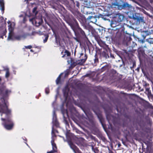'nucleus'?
<instances>
[{
	"label": "nucleus",
	"instance_id": "nucleus-14",
	"mask_svg": "<svg viewBox=\"0 0 153 153\" xmlns=\"http://www.w3.org/2000/svg\"><path fill=\"white\" fill-rule=\"evenodd\" d=\"M110 50L105 49V51L102 52L101 53V55L102 57L105 58V59H107L109 57V56L107 53L108 51H110Z\"/></svg>",
	"mask_w": 153,
	"mask_h": 153
},
{
	"label": "nucleus",
	"instance_id": "nucleus-13",
	"mask_svg": "<svg viewBox=\"0 0 153 153\" xmlns=\"http://www.w3.org/2000/svg\"><path fill=\"white\" fill-rule=\"evenodd\" d=\"M110 68L109 65L106 63V65L102 67L100 71V72H102L105 71H108Z\"/></svg>",
	"mask_w": 153,
	"mask_h": 153
},
{
	"label": "nucleus",
	"instance_id": "nucleus-44",
	"mask_svg": "<svg viewBox=\"0 0 153 153\" xmlns=\"http://www.w3.org/2000/svg\"><path fill=\"white\" fill-rule=\"evenodd\" d=\"M63 51H62L61 52V54L62 55L63 54Z\"/></svg>",
	"mask_w": 153,
	"mask_h": 153
},
{
	"label": "nucleus",
	"instance_id": "nucleus-22",
	"mask_svg": "<svg viewBox=\"0 0 153 153\" xmlns=\"http://www.w3.org/2000/svg\"><path fill=\"white\" fill-rule=\"evenodd\" d=\"M26 35L24 34L23 35H18L15 36V38L16 39L18 40H20L22 37H25Z\"/></svg>",
	"mask_w": 153,
	"mask_h": 153
},
{
	"label": "nucleus",
	"instance_id": "nucleus-48",
	"mask_svg": "<svg viewBox=\"0 0 153 153\" xmlns=\"http://www.w3.org/2000/svg\"><path fill=\"white\" fill-rule=\"evenodd\" d=\"M9 22H10V21H9V22H8V24H9V25H10V23Z\"/></svg>",
	"mask_w": 153,
	"mask_h": 153
},
{
	"label": "nucleus",
	"instance_id": "nucleus-43",
	"mask_svg": "<svg viewBox=\"0 0 153 153\" xmlns=\"http://www.w3.org/2000/svg\"><path fill=\"white\" fill-rule=\"evenodd\" d=\"M1 80H2L1 77V76H0V82H1Z\"/></svg>",
	"mask_w": 153,
	"mask_h": 153
},
{
	"label": "nucleus",
	"instance_id": "nucleus-34",
	"mask_svg": "<svg viewBox=\"0 0 153 153\" xmlns=\"http://www.w3.org/2000/svg\"><path fill=\"white\" fill-rule=\"evenodd\" d=\"M146 91L149 94H151V91L150 90L149 88H146Z\"/></svg>",
	"mask_w": 153,
	"mask_h": 153
},
{
	"label": "nucleus",
	"instance_id": "nucleus-35",
	"mask_svg": "<svg viewBox=\"0 0 153 153\" xmlns=\"http://www.w3.org/2000/svg\"><path fill=\"white\" fill-rule=\"evenodd\" d=\"M7 32V31L6 30H5L4 31L2 34V36H1V38H2V39H3V36H5L6 35V33Z\"/></svg>",
	"mask_w": 153,
	"mask_h": 153
},
{
	"label": "nucleus",
	"instance_id": "nucleus-39",
	"mask_svg": "<svg viewBox=\"0 0 153 153\" xmlns=\"http://www.w3.org/2000/svg\"><path fill=\"white\" fill-rule=\"evenodd\" d=\"M64 120L65 121V124L66 125H68L69 124H68V121H67V120Z\"/></svg>",
	"mask_w": 153,
	"mask_h": 153
},
{
	"label": "nucleus",
	"instance_id": "nucleus-31",
	"mask_svg": "<svg viewBox=\"0 0 153 153\" xmlns=\"http://www.w3.org/2000/svg\"><path fill=\"white\" fill-rule=\"evenodd\" d=\"M95 39L96 41L98 43L101 40V39H100V37L99 36H96L95 37Z\"/></svg>",
	"mask_w": 153,
	"mask_h": 153
},
{
	"label": "nucleus",
	"instance_id": "nucleus-17",
	"mask_svg": "<svg viewBox=\"0 0 153 153\" xmlns=\"http://www.w3.org/2000/svg\"><path fill=\"white\" fill-rule=\"evenodd\" d=\"M0 6L1 7V10L2 13H4V0H0Z\"/></svg>",
	"mask_w": 153,
	"mask_h": 153
},
{
	"label": "nucleus",
	"instance_id": "nucleus-3",
	"mask_svg": "<svg viewBox=\"0 0 153 153\" xmlns=\"http://www.w3.org/2000/svg\"><path fill=\"white\" fill-rule=\"evenodd\" d=\"M71 24L72 26L74 27V30L76 36L74 39L77 42L79 41L80 38L86 37L84 31L79 27L78 23L75 19L73 18Z\"/></svg>",
	"mask_w": 153,
	"mask_h": 153
},
{
	"label": "nucleus",
	"instance_id": "nucleus-15",
	"mask_svg": "<svg viewBox=\"0 0 153 153\" xmlns=\"http://www.w3.org/2000/svg\"><path fill=\"white\" fill-rule=\"evenodd\" d=\"M106 117L109 122L111 121H112L114 118V117L113 115H111L110 113H106Z\"/></svg>",
	"mask_w": 153,
	"mask_h": 153
},
{
	"label": "nucleus",
	"instance_id": "nucleus-9",
	"mask_svg": "<svg viewBox=\"0 0 153 153\" xmlns=\"http://www.w3.org/2000/svg\"><path fill=\"white\" fill-rule=\"evenodd\" d=\"M124 40L126 42L127 45H129V44L130 42H131L132 40L131 36L128 34V36L125 35L124 37Z\"/></svg>",
	"mask_w": 153,
	"mask_h": 153
},
{
	"label": "nucleus",
	"instance_id": "nucleus-52",
	"mask_svg": "<svg viewBox=\"0 0 153 153\" xmlns=\"http://www.w3.org/2000/svg\"><path fill=\"white\" fill-rule=\"evenodd\" d=\"M66 111H67V112H66L67 114V115H68V112H67V110H66Z\"/></svg>",
	"mask_w": 153,
	"mask_h": 153
},
{
	"label": "nucleus",
	"instance_id": "nucleus-29",
	"mask_svg": "<svg viewBox=\"0 0 153 153\" xmlns=\"http://www.w3.org/2000/svg\"><path fill=\"white\" fill-rule=\"evenodd\" d=\"M146 41L149 43L151 44H153V39H146Z\"/></svg>",
	"mask_w": 153,
	"mask_h": 153
},
{
	"label": "nucleus",
	"instance_id": "nucleus-23",
	"mask_svg": "<svg viewBox=\"0 0 153 153\" xmlns=\"http://www.w3.org/2000/svg\"><path fill=\"white\" fill-rule=\"evenodd\" d=\"M62 74H60L57 78V79L56 80V84H58L60 83L61 82V76Z\"/></svg>",
	"mask_w": 153,
	"mask_h": 153
},
{
	"label": "nucleus",
	"instance_id": "nucleus-2",
	"mask_svg": "<svg viewBox=\"0 0 153 153\" xmlns=\"http://www.w3.org/2000/svg\"><path fill=\"white\" fill-rule=\"evenodd\" d=\"M79 3L77 1L72 0L69 5L70 10L75 17L81 23L86 21L85 17L78 11L79 9Z\"/></svg>",
	"mask_w": 153,
	"mask_h": 153
},
{
	"label": "nucleus",
	"instance_id": "nucleus-38",
	"mask_svg": "<svg viewBox=\"0 0 153 153\" xmlns=\"http://www.w3.org/2000/svg\"><path fill=\"white\" fill-rule=\"evenodd\" d=\"M90 76V74H86L85 75V77H89V76Z\"/></svg>",
	"mask_w": 153,
	"mask_h": 153
},
{
	"label": "nucleus",
	"instance_id": "nucleus-55",
	"mask_svg": "<svg viewBox=\"0 0 153 153\" xmlns=\"http://www.w3.org/2000/svg\"><path fill=\"white\" fill-rule=\"evenodd\" d=\"M117 111H118V109L117 108Z\"/></svg>",
	"mask_w": 153,
	"mask_h": 153
},
{
	"label": "nucleus",
	"instance_id": "nucleus-27",
	"mask_svg": "<svg viewBox=\"0 0 153 153\" xmlns=\"http://www.w3.org/2000/svg\"><path fill=\"white\" fill-rule=\"evenodd\" d=\"M45 39L43 40V42L44 43H45L47 41V40H48V39L49 37V35L48 34H47L45 35Z\"/></svg>",
	"mask_w": 153,
	"mask_h": 153
},
{
	"label": "nucleus",
	"instance_id": "nucleus-45",
	"mask_svg": "<svg viewBox=\"0 0 153 153\" xmlns=\"http://www.w3.org/2000/svg\"><path fill=\"white\" fill-rule=\"evenodd\" d=\"M143 48H146V45H145V46L144 45V46H143Z\"/></svg>",
	"mask_w": 153,
	"mask_h": 153
},
{
	"label": "nucleus",
	"instance_id": "nucleus-7",
	"mask_svg": "<svg viewBox=\"0 0 153 153\" xmlns=\"http://www.w3.org/2000/svg\"><path fill=\"white\" fill-rule=\"evenodd\" d=\"M94 112L97 116L100 123H101L103 128L105 130L106 128V126L105 123V121L104 119L102 117V116L101 112H97L95 111H94Z\"/></svg>",
	"mask_w": 153,
	"mask_h": 153
},
{
	"label": "nucleus",
	"instance_id": "nucleus-18",
	"mask_svg": "<svg viewBox=\"0 0 153 153\" xmlns=\"http://www.w3.org/2000/svg\"><path fill=\"white\" fill-rule=\"evenodd\" d=\"M99 59L98 57L97 54L96 53L95 55V59H94V63L93 65L96 66L97 64L99 63Z\"/></svg>",
	"mask_w": 153,
	"mask_h": 153
},
{
	"label": "nucleus",
	"instance_id": "nucleus-21",
	"mask_svg": "<svg viewBox=\"0 0 153 153\" xmlns=\"http://www.w3.org/2000/svg\"><path fill=\"white\" fill-rule=\"evenodd\" d=\"M51 143L52 145V149L56 150H57V146L56 143L54 142V140L53 139H52L51 141Z\"/></svg>",
	"mask_w": 153,
	"mask_h": 153
},
{
	"label": "nucleus",
	"instance_id": "nucleus-26",
	"mask_svg": "<svg viewBox=\"0 0 153 153\" xmlns=\"http://www.w3.org/2000/svg\"><path fill=\"white\" fill-rule=\"evenodd\" d=\"M73 150L75 153H82L77 147Z\"/></svg>",
	"mask_w": 153,
	"mask_h": 153
},
{
	"label": "nucleus",
	"instance_id": "nucleus-8",
	"mask_svg": "<svg viewBox=\"0 0 153 153\" xmlns=\"http://www.w3.org/2000/svg\"><path fill=\"white\" fill-rule=\"evenodd\" d=\"M98 43L100 47H102L105 49H106L107 50H110L108 46L107 45L105 42L102 41V40H100Z\"/></svg>",
	"mask_w": 153,
	"mask_h": 153
},
{
	"label": "nucleus",
	"instance_id": "nucleus-33",
	"mask_svg": "<svg viewBox=\"0 0 153 153\" xmlns=\"http://www.w3.org/2000/svg\"><path fill=\"white\" fill-rule=\"evenodd\" d=\"M10 76V73L8 70H7L5 74V77L7 78L9 77Z\"/></svg>",
	"mask_w": 153,
	"mask_h": 153
},
{
	"label": "nucleus",
	"instance_id": "nucleus-16",
	"mask_svg": "<svg viewBox=\"0 0 153 153\" xmlns=\"http://www.w3.org/2000/svg\"><path fill=\"white\" fill-rule=\"evenodd\" d=\"M134 19L136 21L137 23H139L140 22H144L143 18L142 17H134Z\"/></svg>",
	"mask_w": 153,
	"mask_h": 153
},
{
	"label": "nucleus",
	"instance_id": "nucleus-19",
	"mask_svg": "<svg viewBox=\"0 0 153 153\" xmlns=\"http://www.w3.org/2000/svg\"><path fill=\"white\" fill-rule=\"evenodd\" d=\"M68 142L70 147L73 150L77 147L73 143V142L71 140H68Z\"/></svg>",
	"mask_w": 153,
	"mask_h": 153
},
{
	"label": "nucleus",
	"instance_id": "nucleus-37",
	"mask_svg": "<svg viewBox=\"0 0 153 153\" xmlns=\"http://www.w3.org/2000/svg\"><path fill=\"white\" fill-rule=\"evenodd\" d=\"M25 47L26 48L29 49H30L32 48V46L31 45L26 46Z\"/></svg>",
	"mask_w": 153,
	"mask_h": 153
},
{
	"label": "nucleus",
	"instance_id": "nucleus-10",
	"mask_svg": "<svg viewBox=\"0 0 153 153\" xmlns=\"http://www.w3.org/2000/svg\"><path fill=\"white\" fill-rule=\"evenodd\" d=\"M69 91V88L68 85L65 86L63 89V92L64 96L67 98L68 96V92Z\"/></svg>",
	"mask_w": 153,
	"mask_h": 153
},
{
	"label": "nucleus",
	"instance_id": "nucleus-40",
	"mask_svg": "<svg viewBox=\"0 0 153 153\" xmlns=\"http://www.w3.org/2000/svg\"><path fill=\"white\" fill-rule=\"evenodd\" d=\"M136 66V64L135 62H133V67H134V66Z\"/></svg>",
	"mask_w": 153,
	"mask_h": 153
},
{
	"label": "nucleus",
	"instance_id": "nucleus-30",
	"mask_svg": "<svg viewBox=\"0 0 153 153\" xmlns=\"http://www.w3.org/2000/svg\"><path fill=\"white\" fill-rule=\"evenodd\" d=\"M37 9V7H35L33 8V11H32L33 13L35 14V15H36L38 13V12L36 11Z\"/></svg>",
	"mask_w": 153,
	"mask_h": 153
},
{
	"label": "nucleus",
	"instance_id": "nucleus-5",
	"mask_svg": "<svg viewBox=\"0 0 153 153\" xmlns=\"http://www.w3.org/2000/svg\"><path fill=\"white\" fill-rule=\"evenodd\" d=\"M111 16L110 17H112L113 19L117 22H121L124 18V16L122 14L119 12H110L109 13L104 14V16Z\"/></svg>",
	"mask_w": 153,
	"mask_h": 153
},
{
	"label": "nucleus",
	"instance_id": "nucleus-49",
	"mask_svg": "<svg viewBox=\"0 0 153 153\" xmlns=\"http://www.w3.org/2000/svg\"><path fill=\"white\" fill-rule=\"evenodd\" d=\"M30 51H31V52H33V50H30Z\"/></svg>",
	"mask_w": 153,
	"mask_h": 153
},
{
	"label": "nucleus",
	"instance_id": "nucleus-51",
	"mask_svg": "<svg viewBox=\"0 0 153 153\" xmlns=\"http://www.w3.org/2000/svg\"><path fill=\"white\" fill-rule=\"evenodd\" d=\"M24 140H27V139H26V138H25V139H24Z\"/></svg>",
	"mask_w": 153,
	"mask_h": 153
},
{
	"label": "nucleus",
	"instance_id": "nucleus-25",
	"mask_svg": "<svg viewBox=\"0 0 153 153\" xmlns=\"http://www.w3.org/2000/svg\"><path fill=\"white\" fill-rule=\"evenodd\" d=\"M9 22L10 23V25L8 26L9 30V32L13 33V28L12 27V25L11 22Z\"/></svg>",
	"mask_w": 153,
	"mask_h": 153
},
{
	"label": "nucleus",
	"instance_id": "nucleus-12",
	"mask_svg": "<svg viewBox=\"0 0 153 153\" xmlns=\"http://www.w3.org/2000/svg\"><path fill=\"white\" fill-rule=\"evenodd\" d=\"M90 22L95 23L97 22V17L93 16H89L87 18Z\"/></svg>",
	"mask_w": 153,
	"mask_h": 153
},
{
	"label": "nucleus",
	"instance_id": "nucleus-47",
	"mask_svg": "<svg viewBox=\"0 0 153 153\" xmlns=\"http://www.w3.org/2000/svg\"><path fill=\"white\" fill-rule=\"evenodd\" d=\"M139 68H137V70H138V71H139Z\"/></svg>",
	"mask_w": 153,
	"mask_h": 153
},
{
	"label": "nucleus",
	"instance_id": "nucleus-6",
	"mask_svg": "<svg viewBox=\"0 0 153 153\" xmlns=\"http://www.w3.org/2000/svg\"><path fill=\"white\" fill-rule=\"evenodd\" d=\"M87 58V56L85 54V58L80 60V62H78L77 61L72 59H71V64L69 68L72 69L77 65H82L84 63Z\"/></svg>",
	"mask_w": 153,
	"mask_h": 153
},
{
	"label": "nucleus",
	"instance_id": "nucleus-4",
	"mask_svg": "<svg viewBox=\"0 0 153 153\" xmlns=\"http://www.w3.org/2000/svg\"><path fill=\"white\" fill-rule=\"evenodd\" d=\"M131 6L127 3H125L122 5H120L118 3H112L108 9L104 11L103 14L104 15V14L109 13L110 12H115V11L114 8H117L119 10H121L127 8H131Z\"/></svg>",
	"mask_w": 153,
	"mask_h": 153
},
{
	"label": "nucleus",
	"instance_id": "nucleus-32",
	"mask_svg": "<svg viewBox=\"0 0 153 153\" xmlns=\"http://www.w3.org/2000/svg\"><path fill=\"white\" fill-rule=\"evenodd\" d=\"M45 91L46 94H48L50 92V90L48 87L46 88L45 89Z\"/></svg>",
	"mask_w": 153,
	"mask_h": 153
},
{
	"label": "nucleus",
	"instance_id": "nucleus-46",
	"mask_svg": "<svg viewBox=\"0 0 153 153\" xmlns=\"http://www.w3.org/2000/svg\"><path fill=\"white\" fill-rule=\"evenodd\" d=\"M109 153H113V152L112 151H110L109 152Z\"/></svg>",
	"mask_w": 153,
	"mask_h": 153
},
{
	"label": "nucleus",
	"instance_id": "nucleus-41",
	"mask_svg": "<svg viewBox=\"0 0 153 153\" xmlns=\"http://www.w3.org/2000/svg\"><path fill=\"white\" fill-rule=\"evenodd\" d=\"M55 123H56L55 125H56L57 124H58V123L57 121L55 120Z\"/></svg>",
	"mask_w": 153,
	"mask_h": 153
},
{
	"label": "nucleus",
	"instance_id": "nucleus-28",
	"mask_svg": "<svg viewBox=\"0 0 153 153\" xmlns=\"http://www.w3.org/2000/svg\"><path fill=\"white\" fill-rule=\"evenodd\" d=\"M13 33L9 32V35L8 37V39H12L13 36Z\"/></svg>",
	"mask_w": 153,
	"mask_h": 153
},
{
	"label": "nucleus",
	"instance_id": "nucleus-56",
	"mask_svg": "<svg viewBox=\"0 0 153 153\" xmlns=\"http://www.w3.org/2000/svg\"><path fill=\"white\" fill-rule=\"evenodd\" d=\"M135 45H137L136 44H135Z\"/></svg>",
	"mask_w": 153,
	"mask_h": 153
},
{
	"label": "nucleus",
	"instance_id": "nucleus-53",
	"mask_svg": "<svg viewBox=\"0 0 153 153\" xmlns=\"http://www.w3.org/2000/svg\"><path fill=\"white\" fill-rule=\"evenodd\" d=\"M25 18H24V19H23V20H24H24H25Z\"/></svg>",
	"mask_w": 153,
	"mask_h": 153
},
{
	"label": "nucleus",
	"instance_id": "nucleus-54",
	"mask_svg": "<svg viewBox=\"0 0 153 153\" xmlns=\"http://www.w3.org/2000/svg\"><path fill=\"white\" fill-rule=\"evenodd\" d=\"M56 41H57V39H56Z\"/></svg>",
	"mask_w": 153,
	"mask_h": 153
},
{
	"label": "nucleus",
	"instance_id": "nucleus-11",
	"mask_svg": "<svg viewBox=\"0 0 153 153\" xmlns=\"http://www.w3.org/2000/svg\"><path fill=\"white\" fill-rule=\"evenodd\" d=\"M138 57L140 58L142 56H143L145 53L144 51L143 50L142 48H139L138 49Z\"/></svg>",
	"mask_w": 153,
	"mask_h": 153
},
{
	"label": "nucleus",
	"instance_id": "nucleus-24",
	"mask_svg": "<svg viewBox=\"0 0 153 153\" xmlns=\"http://www.w3.org/2000/svg\"><path fill=\"white\" fill-rule=\"evenodd\" d=\"M64 53L65 54L63 55L62 56V58L64 57L66 54L67 55V56H70L71 55L70 52L67 50H65Z\"/></svg>",
	"mask_w": 153,
	"mask_h": 153
},
{
	"label": "nucleus",
	"instance_id": "nucleus-20",
	"mask_svg": "<svg viewBox=\"0 0 153 153\" xmlns=\"http://www.w3.org/2000/svg\"><path fill=\"white\" fill-rule=\"evenodd\" d=\"M35 23L36 26H39L42 24L43 22V20L42 18H40L39 19H36L35 20Z\"/></svg>",
	"mask_w": 153,
	"mask_h": 153
},
{
	"label": "nucleus",
	"instance_id": "nucleus-36",
	"mask_svg": "<svg viewBox=\"0 0 153 153\" xmlns=\"http://www.w3.org/2000/svg\"><path fill=\"white\" fill-rule=\"evenodd\" d=\"M49 152L51 153H54L57 152V150H55L53 149H52V150H51V151H49Z\"/></svg>",
	"mask_w": 153,
	"mask_h": 153
},
{
	"label": "nucleus",
	"instance_id": "nucleus-1",
	"mask_svg": "<svg viewBox=\"0 0 153 153\" xmlns=\"http://www.w3.org/2000/svg\"><path fill=\"white\" fill-rule=\"evenodd\" d=\"M11 92L10 90L6 89L2 94V97L0 99V113L2 117L1 123L4 128L6 130L10 131L13 129L14 126V123L12 118V110L8 108L9 104L7 100L9 94Z\"/></svg>",
	"mask_w": 153,
	"mask_h": 153
},
{
	"label": "nucleus",
	"instance_id": "nucleus-50",
	"mask_svg": "<svg viewBox=\"0 0 153 153\" xmlns=\"http://www.w3.org/2000/svg\"><path fill=\"white\" fill-rule=\"evenodd\" d=\"M47 153H51L49 151V152H47Z\"/></svg>",
	"mask_w": 153,
	"mask_h": 153
},
{
	"label": "nucleus",
	"instance_id": "nucleus-42",
	"mask_svg": "<svg viewBox=\"0 0 153 153\" xmlns=\"http://www.w3.org/2000/svg\"><path fill=\"white\" fill-rule=\"evenodd\" d=\"M52 133H53V134H54L55 135V137H56V135H55V134L54 133V132H53V130H52Z\"/></svg>",
	"mask_w": 153,
	"mask_h": 153
}]
</instances>
